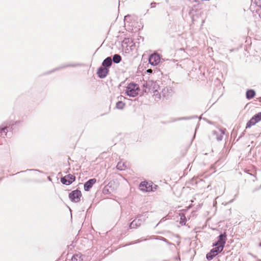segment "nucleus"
<instances>
[{"mask_svg": "<svg viewBox=\"0 0 261 261\" xmlns=\"http://www.w3.org/2000/svg\"><path fill=\"white\" fill-rule=\"evenodd\" d=\"M226 242L225 234H221L219 237L218 241L215 243V248H213L206 254V258L208 260H212L219 253L221 252L224 247Z\"/></svg>", "mask_w": 261, "mask_h": 261, "instance_id": "f257e3e1", "label": "nucleus"}, {"mask_svg": "<svg viewBox=\"0 0 261 261\" xmlns=\"http://www.w3.org/2000/svg\"><path fill=\"white\" fill-rule=\"evenodd\" d=\"M143 88L145 92L152 94L155 98H160V87L156 82L148 81L143 84Z\"/></svg>", "mask_w": 261, "mask_h": 261, "instance_id": "f03ea898", "label": "nucleus"}, {"mask_svg": "<svg viewBox=\"0 0 261 261\" xmlns=\"http://www.w3.org/2000/svg\"><path fill=\"white\" fill-rule=\"evenodd\" d=\"M125 93L130 97L136 96L139 91V86L134 83H130L127 85L125 89Z\"/></svg>", "mask_w": 261, "mask_h": 261, "instance_id": "7ed1b4c3", "label": "nucleus"}, {"mask_svg": "<svg viewBox=\"0 0 261 261\" xmlns=\"http://www.w3.org/2000/svg\"><path fill=\"white\" fill-rule=\"evenodd\" d=\"M82 196L81 192L79 190H74L71 192L69 195L70 199L74 202H78L81 200Z\"/></svg>", "mask_w": 261, "mask_h": 261, "instance_id": "20e7f679", "label": "nucleus"}, {"mask_svg": "<svg viewBox=\"0 0 261 261\" xmlns=\"http://www.w3.org/2000/svg\"><path fill=\"white\" fill-rule=\"evenodd\" d=\"M261 120V112L258 113L253 116L251 119L247 122L246 128L255 125L256 123Z\"/></svg>", "mask_w": 261, "mask_h": 261, "instance_id": "39448f33", "label": "nucleus"}, {"mask_svg": "<svg viewBox=\"0 0 261 261\" xmlns=\"http://www.w3.org/2000/svg\"><path fill=\"white\" fill-rule=\"evenodd\" d=\"M161 58L159 54H153L149 56V62L153 66L157 65L160 62Z\"/></svg>", "mask_w": 261, "mask_h": 261, "instance_id": "423d86ee", "label": "nucleus"}, {"mask_svg": "<svg viewBox=\"0 0 261 261\" xmlns=\"http://www.w3.org/2000/svg\"><path fill=\"white\" fill-rule=\"evenodd\" d=\"M140 189L144 192H150L153 191L152 184L148 182H142L140 184Z\"/></svg>", "mask_w": 261, "mask_h": 261, "instance_id": "0eeeda50", "label": "nucleus"}, {"mask_svg": "<svg viewBox=\"0 0 261 261\" xmlns=\"http://www.w3.org/2000/svg\"><path fill=\"white\" fill-rule=\"evenodd\" d=\"M75 180V177L72 175L69 174L67 176H65L64 177L61 178V182L63 184H65L67 185H70Z\"/></svg>", "mask_w": 261, "mask_h": 261, "instance_id": "6e6552de", "label": "nucleus"}, {"mask_svg": "<svg viewBox=\"0 0 261 261\" xmlns=\"http://www.w3.org/2000/svg\"><path fill=\"white\" fill-rule=\"evenodd\" d=\"M96 180L95 178L89 179L84 184V189L85 191H88L92 188L93 185L96 182Z\"/></svg>", "mask_w": 261, "mask_h": 261, "instance_id": "1a4fd4ad", "label": "nucleus"}, {"mask_svg": "<svg viewBox=\"0 0 261 261\" xmlns=\"http://www.w3.org/2000/svg\"><path fill=\"white\" fill-rule=\"evenodd\" d=\"M108 72V69L105 67H100L97 71V74L100 78L106 76Z\"/></svg>", "mask_w": 261, "mask_h": 261, "instance_id": "9d476101", "label": "nucleus"}, {"mask_svg": "<svg viewBox=\"0 0 261 261\" xmlns=\"http://www.w3.org/2000/svg\"><path fill=\"white\" fill-rule=\"evenodd\" d=\"M142 223V220L140 219H135L130 224V228H135L140 226Z\"/></svg>", "mask_w": 261, "mask_h": 261, "instance_id": "9b49d317", "label": "nucleus"}, {"mask_svg": "<svg viewBox=\"0 0 261 261\" xmlns=\"http://www.w3.org/2000/svg\"><path fill=\"white\" fill-rule=\"evenodd\" d=\"M128 164L126 162L120 161L117 165V168L120 170H125L128 166Z\"/></svg>", "mask_w": 261, "mask_h": 261, "instance_id": "f8f14e48", "label": "nucleus"}, {"mask_svg": "<svg viewBox=\"0 0 261 261\" xmlns=\"http://www.w3.org/2000/svg\"><path fill=\"white\" fill-rule=\"evenodd\" d=\"M112 64V59L110 57L106 58L102 62V66L110 67Z\"/></svg>", "mask_w": 261, "mask_h": 261, "instance_id": "ddd939ff", "label": "nucleus"}, {"mask_svg": "<svg viewBox=\"0 0 261 261\" xmlns=\"http://www.w3.org/2000/svg\"><path fill=\"white\" fill-rule=\"evenodd\" d=\"M255 94V92L253 90H248L246 93V97L248 99H251L254 96Z\"/></svg>", "mask_w": 261, "mask_h": 261, "instance_id": "4468645a", "label": "nucleus"}, {"mask_svg": "<svg viewBox=\"0 0 261 261\" xmlns=\"http://www.w3.org/2000/svg\"><path fill=\"white\" fill-rule=\"evenodd\" d=\"M121 60V57L120 55L116 54L113 57V61L115 63H119Z\"/></svg>", "mask_w": 261, "mask_h": 261, "instance_id": "2eb2a0df", "label": "nucleus"}, {"mask_svg": "<svg viewBox=\"0 0 261 261\" xmlns=\"http://www.w3.org/2000/svg\"><path fill=\"white\" fill-rule=\"evenodd\" d=\"M125 103L121 101L117 102L116 107L118 109H122L124 107Z\"/></svg>", "mask_w": 261, "mask_h": 261, "instance_id": "dca6fc26", "label": "nucleus"}, {"mask_svg": "<svg viewBox=\"0 0 261 261\" xmlns=\"http://www.w3.org/2000/svg\"><path fill=\"white\" fill-rule=\"evenodd\" d=\"M81 256L80 255L76 254L73 256L71 258L72 261H80Z\"/></svg>", "mask_w": 261, "mask_h": 261, "instance_id": "f3484780", "label": "nucleus"}, {"mask_svg": "<svg viewBox=\"0 0 261 261\" xmlns=\"http://www.w3.org/2000/svg\"><path fill=\"white\" fill-rule=\"evenodd\" d=\"M113 185H114V183L110 182L106 187H105L103 192L106 193V191H109V188H110Z\"/></svg>", "mask_w": 261, "mask_h": 261, "instance_id": "a211bd4d", "label": "nucleus"}, {"mask_svg": "<svg viewBox=\"0 0 261 261\" xmlns=\"http://www.w3.org/2000/svg\"><path fill=\"white\" fill-rule=\"evenodd\" d=\"M254 3L257 6L261 8V0H254Z\"/></svg>", "mask_w": 261, "mask_h": 261, "instance_id": "6ab92c4d", "label": "nucleus"}, {"mask_svg": "<svg viewBox=\"0 0 261 261\" xmlns=\"http://www.w3.org/2000/svg\"><path fill=\"white\" fill-rule=\"evenodd\" d=\"M6 129V127L2 128L1 133L2 134L3 133H4L5 134V135H6V132L5 131Z\"/></svg>", "mask_w": 261, "mask_h": 261, "instance_id": "aec40b11", "label": "nucleus"}, {"mask_svg": "<svg viewBox=\"0 0 261 261\" xmlns=\"http://www.w3.org/2000/svg\"><path fill=\"white\" fill-rule=\"evenodd\" d=\"M156 5V3H151L150 4V6H151V8H153V7H154L155 6V5Z\"/></svg>", "mask_w": 261, "mask_h": 261, "instance_id": "412c9836", "label": "nucleus"}, {"mask_svg": "<svg viewBox=\"0 0 261 261\" xmlns=\"http://www.w3.org/2000/svg\"><path fill=\"white\" fill-rule=\"evenodd\" d=\"M147 72H148V73H151L152 72V70L151 69H149L147 70Z\"/></svg>", "mask_w": 261, "mask_h": 261, "instance_id": "4be33fe9", "label": "nucleus"}, {"mask_svg": "<svg viewBox=\"0 0 261 261\" xmlns=\"http://www.w3.org/2000/svg\"><path fill=\"white\" fill-rule=\"evenodd\" d=\"M125 16L128 17V16H130L129 14H127V15H125Z\"/></svg>", "mask_w": 261, "mask_h": 261, "instance_id": "5701e85b", "label": "nucleus"}]
</instances>
